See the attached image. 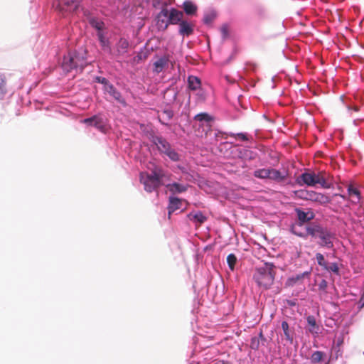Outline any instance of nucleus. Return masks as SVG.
Segmentation results:
<instances>
[{
	"mask_svg": "<svg viewBox=\"0 0 364 364\" xmlns=\"http://www.w3.org/2000/svg\"><path fill=\"white\" fill-rule=\"evenodd\" d=\"M306 235L298 233L295 231L293 232L301 237H306V235H311L312 237L319 239L318 244L320 247L331 249L333 247V239L334 235L326 228H323L320 225H311L306 228Z\"/></svg>",
	"mask_w": 364,
	"mask_h": 364,
	"instance_id": "1",
	"label": "nucleus"
},
{
	"mask_svg": "<svg viewBox=\"0 0 364 364\" xmlns=\"http://www.w3.org/2000/svg\"><path fill=\"white\" fill-rule=\"evenodd\" d=\"M276 275V267L272 263H265L256 269L253 279L257 285L268 289L273 284Z\"/></svg>",
	"mask_w": 364,
	"mask_h": 364,
	"instance_id": "2",
	"label": "nucleus"
},
{
	"mask_svg": "<svg viewBox=\"0 0 364 364\" xmlns=\"http://www.w3.org/2000/svg\"><path fill=\"white\" fill-rule=\"evenodd\" d=\"M87 63L86 58L79 53H68L65 56L62 63V68L64 71L69 73L72 70L82 72Z\"/></svg>",
	"mask_w": 364,
	"mask_h": 364,
	"instance_id": "3",
	"label": "nucleus"
},
{
	"mask_svg": "<svg viewBox=\"0 0 364 364\" xmlns=\"http://www.w3.org/2000/svg\"><path fill=\"white\" fill-rule=\"evenodd\" d=\"M300 185L306 184L309 186H314L319 184L323 187H326V180L323 172L315 173L314 172H304L296 180Z\"/></svg>",
	"mask_w": 364,
	"mask_h": 364,
	"instance_id": "4",
	"label": "nucleus"
},
{
	"mask_svg": "<svg viewBox=\"0 0 364 364\" xmlns=\"http://www.w3.org/2000/svg\"><path fill=\"white\" fill-rule=\"evenodd\" d=\"M294 194V196L297 198L311 200L312 202L318 203L320 204H326L330 202V198L328 196L321 193L315 192L314 191L301 189L295 191Z\"/></svg>",
	"mask_w": 364,
	"mask_h": 364,
	"instance_id": "5",
	"label": "nucleus"
},
{
	"mask_svg": "<svg viewBox=\"0 0 364 364\" xmlns=\"http://www.w3.org/2000/svg\"><path fill=\"white\" fill-rule=\"evenodd\" d=\"M158 150L166 155L173 161H178L180 159L178 154L171 148L170 144L162 137H156L154 140Z\"/></svg>",
	"mask_w": 364,
	"mask_h": 364,
	"instance_id": "6",
	"label": "nucleus"
},
{
	"mask_svg": "<svg viewBox=\"0 0 364 364\" xmlns=\"http://www.w3.org/2000/svg\"><path fill=\"white\" fill-rule=\"evenodd\" d=\"M140 181L144 184V189L147 192H152L161 186L159 181H158L156 175L153 173V171L151 172V174L141 173Z\"/></svg>",
	"mask_w": 364,
	"mask_h": 364,
	"instance_id": "7",
	"label": "nucleus"
},
{
	"mask_svg": "<svg viewBox=\"0 0 364 364\" xmlns=\"http://www.w3.org/2000/svg\"><path fill=\"white\" fill-rule=\"evenodd\" d=\"M56 8L61 12L73 13L75 11L80 5L78 0H55Z\"/></svg>",
	"mask_w": 364,
	"mask_h": 364,
	"instance_id": "8",
	"label": "nucleus"
},
{
	"mask_svg": "<svg viewBox=\"0 0 364 364\" xmlns=\"http://www.w3.org/2000/svg\"><path fill=\"white\" fill-rule=\"evenodd\" d=\"M129 42L124 38H120L115 44L113 55L116 58L124 57L129 51Z\"/></svg>",
	"mask_w": 364,
	"mask_h": 364,
	"instance_id": "9",
	"label": "nucleus"
},
{
	"mask_svg": "<svg viewBox=\"0 0 364 364\" xmlns=\"http://www.w3.org/2000/svg\"><path fill=\"white\" fill-rule=\"evenodd\" d=\"M168 17L170 24H179L183 21V13L176 9H171L170 12H168Z\"/></svg>",
	"mask_w": 364,
	"mask_h": 364,
	"instance_id": "10",
	"label": "nucleus"
},
{
	"mask_svg": "<svg viewBox=\"0 0 364 364\" xmlns=\"http://www.w3.org/2000/svg\"><path fill=\"white\" fill-rule=\"evenodd\" d=\"M194 25L187 21H183L179 23L178 33L183 36H189L193 33Z\"/></svg>",
	"mask_w": 364,
	"mask_h": 364,
	"instance_id": "11",
	"label": "nucleus"
},
{
	"mask_svg": "<svg viewBox=\"0 0 364 364\" xmlns=\"http://www.w3.org/2000/svg\"><path fill=\"white\" fill-rule=\"evenodd\" d=\"M153 173H154L157 177L160 185H164L166 181H169L171 180V174L161 168L156 167L153 170Z\"/></svg>",
	"mask_w": 364,
	"mask_h": 364,
	"instance_id": "12",
	"label": "nucleus"
},
{
	"mask_svg": "<svg viewBox=\"0 0 364 364\" xmlns=\"http://www.w3.org/2000/svg\"><path fill=\"white\" fill-rule=\"evenodd\" d=\"M168 62H170V55L168 54L164 55L154 63V71L156 73H161Z\"/></svg>",
	"mask_w": 364,
	"mask_h": 364,
	"instance_id": "13",
	"label": "nucleus"
},
{
	"mask_svg": "<svg viewBox=\"0 0 364 364\" xmlns=\"http://www.w3.org/2000/svg\"><path fill=\"white\" fill-rule=\"evenodd\" d=\"M82 122L87 125L95 127L100 130H102L104 127L102 119L97 115L84 119Z\"/></svg>",
	"mask_w": 364,
	"mask_h": 364,
	"instance_id": "14",
	"label": "nucleus"
},
{
	"mask_svg": "<svg viewBox=\"0 0 364 364\" xmlns=\"http://www.w3.org/2000/svg\"><path fill=\"white\" fill-rule=\"evenodd\" d=\"M105 90L109 93L113 98L121 104H125V100L122 98L120 92L112 85H107Z\"/></svg>",
	"mask_w": 364,
	"mask_h": 364,
	"instance_id": "15",
	"label": "nucleus"
},
{
	"mask_svg": "<svg viewBox=\"0 0 364 364\" xmlns=\"http://www.w3.org/2000/svg\"><path fill=\"white\" fill-rule=\"evenodd\" d=\"M287 178V173H282L279 170L271 168L269 179L280 183L285 181Z\"/></svg>",
	"mask_w": 364,
	"mask_h": 364,
	"instance_id": "16",
	"label": "nucleus"
},
{
	"mask_svg": "<svg viewBox=\"0 0 364 364\" xmlns=\"http://www.w3.org/2000/svg\"><path fill=\"white\" fill-rule=\"evenodd\" d=\"M181 207V200L178 198L171 197L169 199V204L168 206V218L172 213L180 209Z\"/></svg>",
	"mask_w": 364,
	"mask_h": 364,
	"instance_id": "17",
	"label": "nucleus"
},
{
	"mask_svg": "<svg viewBox=\"0 0 364 364\" xmlns=\"http://www.w3.org/2000/svg\"><path fill=\"white\" fill-rule=\"evenodd\" d=\"M298 220L301 223H306L312 220L314 217L313 213H306L301 209H296Z\"/></svg>",
	"mask_w": 364,
	"mask_h": 364,
	"instance_id": "18",
	"label": "nucleus"
},
{
	"mask_svg": "<svg viewBox=\"0 0 364 364\" xmlns=\"http://www.w3.org/2000/svg\"><path fill=\"white\" fill-rule=\"evenodd\" d=\"M308 325L309 326V331L312 334H318L319 333V326L316 323V318L314 316H309L306 318Z\"/></svg>",
	"mask_w": 364,
	"mask_h": 364,
	"instance_id": "19",
	"label": "nucleus"
},
{
	"mask_svg": "<svg viewBox=\"0 0 364 364\" xmlns=\"http://www.w3.org/2000/svg\"><path fill=\"white\" fill-rule=\"evenodd\" d=\"M167 18L168 17V10L163 9L158 16L157 26L160 28L166 29L169 23L168 21H165L164 19H161V17Z\"/></svg>",
	"mask_w": 364,
	"mask_h": 364,
	"instance_id": "20",
	"label": "nucleus"
},
{
	"mask_svg": "<svg viewBox=\"0 0 364 364\" xmlns=\"http://www.w3.org/2000/svg\"><path fill=\"white\" fill-rule=\"evenodd\" d=\"M282 328L286 339L292 343L294 340V331L290 329L289 326L286 321L282 322Z\"/></svg>",
	"mask_w": 364,
	"mask_h": 364,
	"instance_id": "21",
	"label": "nucleus"
},
{
	"mask_svg": "<svg viewBox=\"0 0 364 364\" xmlns=\"http://www.w3.org/2000/svg\"><path fill=\"white\" fill-rule=\"evenodd\" d=\"M183 8L185 13L187 15H190V16L194 15L196 13L197 9H198L197 6L196 4H194L191 1H184L183 4Z\"/></svg>",
	"mask_w": 364,
	"mask_h": 364,
	"instance_id": "22",
	"label": "nucleus"
},
{
	"mask_svg": "<svg viewBox=\"0 0 364 364\" xmlns=\"http://www.w3.org/2000/svg\"><path fill=\"white\" fill-rule=\"evenodd\" d=\"M310 274V272H304L301 274H299L296 276L289 278L287 280L286 285L287 286H293L298 282L304 279L305 277H308Z\"/></svg>",
	"mask_w": 364,
	"mask_h": 364,
	"instance_id": "23",
	"label": "nucleus"
},
{
	"mask_svg": "<svg viewBox=\"0 0 364 364\" xmlns=\"http://www.w3.org/2000/svg\"><path fill=\"white\" fill-rule=\"evenodd\" d=\"M169 191L173 193H180L185 192L187 190V186L178 183H173L171 184L166 185Z\"/></svg>",
	"mask_w": 364,
	"mask_h": 364,
	"instance_id": "24",
	"label": "nucleus"
},
{
	"mask_svg": "<svg viewBox=\"0 0 364 364\" xmlns=\"http://www.w3.org/2000/svg\"><path fill=\"white\" fill-rule=\"evenodd\" d=\"M188 84L189 89L196 90L200 87L201 82L198 77L191 75L188 77Z\"/></svg>",
	"mask_w": 364,
	"mask_h": 364,
	"instance_id": "25",
	"label": "nucleus"
},
{
	"mask_svg": "<svg viewBox=\"0 0 364 364\" xmlns=\"http://www.w3.org/2000/svg\"><path fill=\"white\" fill-rule=\"evenodd\" d=\"M190 220L198 222L199 224L203 223L206 220V217L200 212L191 213L188 215Z\"/></svg>",
	"mask_w": 364,
	"mask_h": 364,
	"instance_id": "26",
	"label": "nucleus"
},
{
	"mask_svg": "<svg viewBox=\"0 0 364 364\" xmlns=\"http://www.w3.org/2000/svg\"><path fill=\"white\" fill-rule=\"evenodd\" d=\"M271 168H260L255 171L254 176L262 179H269Z\"/></svg>",
	"mask_w": 364,
	"mask_h": 364,
	"instance_id": "27",
	"label": "nucleus"
},
{
	"mask_svg": "<svg viewBox=\"0 0 364 364\" xmlns=\"http://www.w3.org/2000/svg\"><path fill=\"white\" fill-rule=\"evenodd\" d=\"M97 37H98V39L100 41V45L102 47V48L105 50H108L110 51L111 48H110V46H109V41L104 36L102 33L99 32L97 33Z\"/></svg>",
	"mask_w": 364,
	"mask_h": 364,
	"instance_id": "28",
	"label": "nucleus"
},
{
	"mask_svg": "<svg viewBox=\"0 0 364 364\" xmlns=\"http://www.w3.org/2000/svg\"><path fill=\"white\" fill-rule=\"evenodd\" d=\"M324 355H325V354L322 351H319V350L315 351L311 355V361L313 363H321V361H323Z\"/></svg>",
	"mask_w": 364,
	"mask_h": 364,
	"instance_id": "29",
	"label": "nucleus"
},
{
	"mask_svg": "<svg viewBox=\"0 0 364 364\" xmlns=\"http://www.w3.org/2000/svg\"><path fill=\"white\" fill-rule=\"evenodd\" d=\"M216 18V13L214 11H210L204 14L203 23L205 24H210Z\"/></svg>",
	"mask_w": 364,
	"mask_h": 364,
	"instance_id": "30",
	"label": "nucleus"
},
{
	"mask_svg": "<svg viewBox=\"0 0 364 364\" xmlns=\"http://www.w3.org/2000/svg\"><path fill=\"white\" fill-rule=\"evenodd\" d=\"M173 116V112L171 109H165L164 110L161 114H159V119H164V121L168 122L172 119Z\"/></svg>",
	"mask_w": 364,
	"mask_h": 364,
	"instance_id": "31",
	"label": "nucleus"
},
{
	"mask_svg": "<svg viewBox=\"0 0 364 364\" xmlns=\"http://www.w3.org/2000/svg\"><path fill=\"white\" fill-rule=\"evenodd\" d=\"M195 119L199 122H210L213 119V118L211 116H210L208 113L203 112L196 115Z\"/></svg>",
	"mask_w": 364,
	"mask_h": 364,
	"instance_id": "32",
	"label": "nucleus"
},
{
	"mask_svg": "<svg viewBox=\"0 0 364 364\" xmlns=\"http://www.w3.org/2000/svg\"><path fill=\"white\" fill-rule=\"evenodd\" d=\"M227 262L229 268L233 270L237 262V257L234 254H230L227 257Z\"/></svg>",
	"mask_w": 364,
	"mask_h": 364,
	"instance_id": "33",
	"label": "nucleus"
},
{
	"mask_svg": "<svg viewBox=\"0 0 364 364\" xmlns=\"http://www.w3.org/2000/svg\"><path fill=\"white\" fill-rule=\"evenodd\" d=\"M316 259L317 260V263L319 266L323 267V269L326 268L327 262L325 260L324 256L321 253L316 254Z\"/></svg>",
	"mask_w": 364,
	"mask_h": 364,
	"instance_id": "34",
	"label": "nucleus"
},
{
	"mask_svg": "<svg viewBox=\"0 0 364 364\" xmlns=\"http://www.w3.org/2000/svg\"><path fill=\"white\" fill-rule=\"evenodd\" d=\"M348 193L349 196H355L358 198V200H359L360 199V191L355 188L353 185H349L348 186Z\"/></svg>",
	"mask_w": 364,
	"mask_h": 364,
	"instance_id": "35",
	"label": "nucleus"
},
{
	"mask_svg": "<svg viewBox=\"0 0 364 364\" xmlns=\"http://www.w3.org/2000/svg\"><path fill=\"white\" fill-rule=\"evenodd\" d=\"M6 92V77L4 74L0 73V94L4 95Z\"/></svg>",
	"mask_w": 364,
	"mask_h": 364,
	"instance_id": "36",
	"label": "nucleus"
},
{
	"mask_svg": "<svg viewBox=\"0 0 364 364\" xmlns=\"http://www.w3.org/2000/svg\"><path fill=\"white\" fill-rule=\"evenodd\" d=\"M323 269L329 272H333L336 274H339V268L337 263L336 262L331 263L330 265L327 264L326 268H324Z\"/></svg>",
	"mask_w": 364,
	"mask_h": 364,
	"instance_id": "37",
	"label": "nucleus"
},
{
	"mask_svg": "<svg viewBox=\"0 0 364 364\" xmlns=\"http://www.w3.org/2000/svg\"><path fill=\"white\" fill-rule=\"evenodd\" d=\"M230 136L239 139L242 141H248L250 139L249 136L245 133L232 134H230Z\"/></svg>",
	"mask_w": 364,
	"mask_h": 364,
	"instance_id": "38",
	"label": "nucleus"
},
{
	"mask_svg": "<svg viewBox=\"0 0 364 364\" xmlns=\"http://www.w3.org/2000/svg\"><path fill=\"white\" fill-rule=\"evenodd\" d=\"M259 346V341L257 338L254 337L251 339L250 348L254 350H257Z\"/></svg>",
	"mask_w": 364,
	"mask_h": 364,
	"instance_id": "39",
	"label": "nucleus"
},
{
	"mask_svg": "<svg viewBox=\"0 0 364 364\" xmlns=\"http://www.w3.org/2000/svg\"><path fill=\"white\" fill-rule=\"evenodd\" d=\"M96 80L98 82L103 84L105 85V89L106 88L107 85L110 84L108 80L103 77H97Z\"/></svg>",
	"mask_w": 364,
	"mask_h": 364,
	"instance_id": "40",
	"label": "nucleus"
},
{
	"mask_svg": "<svg viewBox=\"0 0 364 364\" xmlns=\"http://www.w3.org/2000/svg\"><path fill=\"white\" fill-rule=\"evenodd\" d=\"M220 31H221V33H222L223 37L224 38L228 37V27L227 25L222 26V27L220 28Z\"/></svg>",
	"mask_w": 364,
	"mask_h": 364,
	"instance_id": "41",
	"label": "nucleus"
},
{
	"mask_svg": "<svg viewBox=\"0 0 364 364\" xmlns=\"http://www.w3.org/2000/svg\"><path fill=\"white\" fill-rule=\"evenodd\" d=\"M93 26L99 31H101L103 28V23L102 22H96L93 24Z\"/></svg>",
	"mask_w": 364,
	"mask_h": 364,
	"instance_id": "42",
	"label": "nucleus"
},
{
	"mask_svg": "<svg viewBox=\"0 0 364 364\" xmlns=\"http://www.w3.org/2000/svg\"><path fill=\"white\" fill-rule=\"evenodd\" d=\"M326 287H327V282H326V280H324V279H323V280H322V281L321 282V283L319 284V288H320L321 289H325Z\"/></svg>",
	"mask_w": 364,
	"mask_h": 364,
	"instance_id": "43",
	"label": "nucleus"
},
{
	"mask_svg": "<svg viewBox=\"0 0 364 364\" xmlns=\"http://www.w3.org/2000/svg\"><path fill=\"white\" fill-rule=\"evenodd\" d=\"M259 336L262 337V338L263 337V335H262V332L259 333Z\"/></svg>",
	"mask_w": 364,
	"mask_h": 364,
	"instance_id": "44",
	"label": "nucleus"
}]
</instances>
